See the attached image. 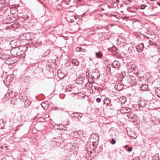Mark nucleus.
<instances>
[{
	"label": "nucleus",
	"instance_id": "1",
	"mask_svg": "<svg viewBox=\"0 0 160 160\" xmlns=\"http://www.w3.org/2000/svg\"><path fill=\"white\" fill-rule=\"evenodd\" d=\"M10 44L12 48H18L21 46L20 41H11Z\"/></svg>",
	"mask_w": 160,
	"mask_h": 160
},
{
	"label": "nucleus",
	"instance_id": "2",
	"mask_svg": "<svg viewBox=\"0 0 160 160\" xmlns=\"http://www.w3.org/2000/svg\"><path fill=\"white\" fill-rule=\"evenodd\" d=\"M41 41L38 42L37 41H30L28 43V46L30 47L36 48L41 44Z\"/></svg>",
	"mask_w": 160,
	"mask_h": 160
},
{
	"label": "nucleus",
	"instance_id": "3",
	"mask_svg": "<svg viewBox=\"0 0 160 160\" xmlns=\"http://www.w3.org/2000/svg\"><path fill=\"white\" fill-rule=\"evenodd\" d=\"M18 40H30L29 33L21 34L18 37Z\"/></svg>",
	"mask_w": 160,
	"mask_h": 160
},
{
	"label": "nucleus",
	"instance_id": "4",
	"mask_svg": "<svg viewBox=\"0 0 160 160\" xmlns=\"http://www.w3.org/2000/svg\"><path fill=\"white\" fill-rule=\"evenodd\" d=\"M91 76L93 79L97 80L100 77V74L98 71L95 69L92 72Z\"/></svg>",
	"mask_w": 160,
	"mask_h": 160
},
{
	"label": "nucleus",
	"instance_id": "5",
	"mask_svg": "<svg viewBox=\"0 0 160 160\" xmlns=\"http://www.w3.org/2000/svg\"><path fill=\"white\" fill-rule=\"evenodd\" d=\"M12 75H9L6 77L5 79L3 80V82L6 86L8 87V86L7 85V83H5L6 82L9 83L12 81Z\"/></svg>",
	"mask_w": 160,
	"mask_h": 160
},
{
	"label": "nucleus",
	"instance_id": "6",
	"mask_svg": "<svg viewBox=\"0 0 160 160\" xmlns=\"http://www.w3.org/2000/svg\"><path fill=\"white\" fill-rule=\"evenodd\" d=\"M104 103L106 105L107 107L110 106V108H112V105L111 102V100L108 98H106L104 99Z\"/></svg>",
	"mask_w": 160,
	"mask_h": 160
},
{
	"label": "nucleus",
	"instance_id": "7",
	"mask_svg": "<svg viewBox=\"0 0 160 160\" xmlns=\"http://www.w3.org/2000/svg\"><path fill=\"white\" fill-rule=\"evenodd\" d=\"M19 51V48H12L11 51V54L14 57L18 56V51Z\"/></svg>",
	"mask_w": 160,
	"mask_h": 160
},
{
	"label": "nucleus",
	"instance_id": "8",
	"mask_svg": "<svg viewBox=\"0 0 160 160\" xmlns=\"http://www.w3.org/2000/svg\"><path fill=\"white\" fill-rule=\"evenodd\" d=\"M73 114V116L72 117H73L77 119H80L82 116V113L80 112H74Z\"/></svg>",
	"mask_w": 160,
	"mask_h": 160
},
{
	"label": "nucleus",
	"instance_id": "9",
	"mask_svg": "<svg viewBox=\"0 0 160 160\" xmlns=\"http://www.w3.org/2000/svg\"><path fill=\"white\" fill-rule=\"evenodd\" d=\"M83 77L81 76H80L76 80V83L79 84H82L83 82Z\"/></svg>",
	"mask_w": 160,
	"mask_h": 160
},
{
	"label": "nucleus",
	"instance_id": "10",
	"mask_svg": "<svg viewBox=\"0 0 160 160\" xmlns=\"http://www.w3.org/2000/svg\"><path fill=\"white\" fill-rule=\"evenodd\" d=\"M108 51L113 52H116L117 54L119 53L118 49L115 46H113L111 48H108Z\"/></svg>",
	"mask_w": 160,
	"mask_h": 160
},
{
	"label": "nucleus",
	"instance_id": "11",
	"mask_svg": "<svg viewBox=\"0 0 160 160\" xmlns=\"http://www.w3.org/2000/svg\"><path fill=\"white\" fill-rule=\"evenodd\" d=\"M115 88L117 90L120 91L123 89V87L121 83H118L115 84Z\"/></svg>",
	"mask_w": 160,
	"mask_h": 160
},
{
	"label": "nucleus",
	"instance_id": "12",
	"mask_svg": "<svg viewBox=\"0 0 160 160\" xmlns=\"http://www.w3.org/2000/svg\"><path fill=\"white\" fill-rule=\"evenodd\" d=\"M125 114L128 118L130 119L133 118L134 116L133 113L132 112H126L125 113Z\"/></svg>",
	"mask_w": 160,
	"mask_h": 160
},
{
	"label": "nucleus",
	"instance_id": "13",
	"mask_svg": "<svg viewBox=\"0 0 160 160\" xmlns=\"http://www.w3.org/2000/svg\"><path fill=\"white\" fill-rule=\"evenodd\" d=\"M112 66L113 68H118L119 67L118 62L117 61H115L113 62L112 64Z\"/></svg>",
	"mask_w": 160,
	"mask_h": 160
},
{
	"label": "nucleus",
	"instance_id": "14",
	"mask_svg": "<svg viewBox=\"0 0 160 160\" xmlns=\"http://www.w3.org/2000/svg\"><path fill=\"white\" fill-rule=\"evenodd\" d=\"M128 11H130L131 12H136L137 8L134 7H131L130 8H128L127 9Z\"/></svg>",
	"mask_w": 160,
	"mask_h": 160
},
{
	"label": "nucleus",
	"instance_id": "15",
	"mask_svg": "<svg viewBox=\"0 0 160 160\" xmlns=\"http://www.w3.org/2000/svg\"><path fill=\"white\" fill-rule=\"evenodd\" d=\"M148 89V86L146 84H143L141 86V90L142 91H146Z\"/></svg>",
	"mask_w": 160,
	"mask_h": 160
},
{
	"label": "nucleus",
	"instance_id": "16",
	"mask_svg": "<svg viewBox=\"0 0 160 160\" xmlns=\"http://www.w3.org/2000/svg\"><path fill=\"white\" fill-rule=\"evenodd\" d=\"M18 56H21L22 55V57H24L25 55L24 51L22 50H21L19 48V51H18Z\"/></svg>",
	"mask_w": 160,
	"mask_h": 160
},
{
	"label": "nucleus",
	"instance_id": "17",
	"mask_svg": "<svg viewBox=\"0 0 160 160\" xmlns=\"http://www.w3.org/2000/svg\"><path fill=\"white\" fill-rule=\"evenodd\" d=\"M72 62L75 66H77L79 64V62L76 59H73L72 60Z\"/></svg>",
	"mask_w": 160,
	"mask_h": 160
},
{
	"label": "nucleus",
	"instance_id": "18",
	"mask_svg": "<svg viewBox=\"0 0 160 160\" xmlns=\"http://www.w3.org/2000/svg\"><path fill=\"white\" fill-rule=\"evenodd\" d=\"M20 99L23 102L28 99L27 97L24 95H21L20 96Z\"/></svg>",
	"mask_w": 160,
	"mask_h": 160
},
{
	"label": "nucleus",
	"instance_id": "19",
	"mask_svg": "<svg viewBox=\"0 0 160 160\" xmlns=\"http://www.w3.org/2000/svg\"><path fill=\"white\" fill-rule=\"evenodd\" d=\"M133 108L135 109V111H138L140 109V105L139 104H135L133 105Z\"/></svg>",
	"mask_w": 160,
	"mask_h": 160
},
{
	"label": "nucleus",
	"instance_id": "20",
	"mask_svg": "<svg viewBox=\"0 0 160 160\" xmlns=\"http://www.w3.org/2000/svg\"><path fill=\"white\" fill-rule=\"evenodd\" d=\"M96 56L98 58H101L102 57V54L101 52H96Z\"/></svg>",
	"mask_w": 160,
	"mask_h": 160
},
{
	"label": "nucleus",
	"instance_id": "21",
	"mask_svg": "<svg viewBox=\"0 0 160 160\" xmlns=\"http://www.w3.org/2000/svg\"><path fill=\"white\" fill-rule=\"evenodd\" d=\"M24 102V106L25 108H27L30 105L31 103V102L28 99Z\"/></svg>",
	"mask_w": 160,
	"mask_h": 160
},
{
	"label": "nucleus",
	"instance_id": "22",
	"mask_svg": "<svg viewBox=\"0 0 160 160\" xmlns=\"http://www.w3.org/2000/svg\"><path fill=\"white\" fill-rule=\"evenodd\" d=\"M159 159L158 154H155L153 156L152 160H159Z\"/></svg>",
	"mask_w": 160,
	"mask_h": 160
},
{
	"label": "nucleus",
	"instance_id": "23",
	"mask_svg": "<svg viewBox=\"0 0 160 160\" xmlns=\"http://www.w3.org/2000/svg\"><path fill=\"white\" fill-rule=\"evenodd\" d=\"M122 2L123 3L127 5H129L130 4L131 2V0H122Z\"/></svg>",
	"mask_w": 160,
	"mask_h": 160
},
{
	"label": "nucleus",
	"instance_id": "24",
	"mask_svg": "<svg viewBox=\"0 0 160 160\" xmlns=\"http://www.w3.org/2000/svg\"><path fill=\"white\" fill-rule=\"evenodd\" d=\"M156 93L157 96L160 98V88H158L156 89Z\"/></svg>",
	"mask_w": 160,
	"mask_h": 160
},
{
	"label": "nucleus",
	"instance_id": "25",
	"mask_svg": "<svg viewBox=\"0 0 160 160\" xmlns=\"http://www.w3.org/2000/svg\"><path fill=\"white\" fill-rule=\"evenodd\" d=\"M120 101L121 102V103L122 104H124L126 101V98L125 97H121L120 98Z\"/></svg>",
	"mask_w": 160,
	"mask_h": 160
},
{
	"label": "nucleus",
	"instance_id": "26",
	"mask_svg": "<svg viewBox=\"0 0 160 160\" xmlns=\"http://www.w3.org/2000/svg\"><path fill=\"white\" fill-rule=\"evenodd\" d=\"M17 9V8H11L10 9V12L12 14H14V13H15V10H16Z\"/></svg>",
	"mask_w": 160,
	"mask_h": 160
},
{
	"label": "nucleus",
	"instance_id": "27",
	"mask_svg": "<svg viewBox=\"0 0 160 160\" xmlns=\"http://www.w3.org/2000/svg\"><path fill=\"white\" fill-rule=\"evenodd\" d=\"M9 61H10V62L8 63V64H12L14 63L15 62L14 61H13L12 60L11 61V58H8L7 60V62H8Z\"/></svg>",
	"mask_w": 160,
	"mask_h": 160
},
{
	"label": "nucleus",
	"instance_id": "28",
	"mask_svg": "<svg viewBox=\"0 0 160 160\" xmlns=\"http://www.w3.org/2000/svg\"><path fill=\"white\" fill-rule=\"evenodd\" d=\"M77 94L78 95V96L79 97H81L82 98H84L86 97L85 95L81 92L78 93Z\"/></svg>",
	"mask_w": 160,
	"mask_h": 160
},
{
	"label": "nucleus",
	"instance_id": "29",
	"mask_svg": "<svg viewBox=\"0 0 160 160\" xmlns=\"http://www.w3.org/2000/svg\"><path fill=\"white\" fill-rule=\"evenodd\" d=\"M4 126V124L3 122V121L2 120H0V128L1 129Z\"/></svg>",
	"mask_w": 160,
	"mask_h": 160
},
{
	"label": "nucleus",
	"instance_id": "30",
	"mask_svg": "<svg viewBox=\"0 0 160 160\" xmlns=\"http://www.w3.org/2000/svg\"><path fill=\"white\" fill-rule=\"evenodd\" d=\"M83 50V49L82 48H79V47H77L76 48V51L77 52H80V51H82Z\"/></svg>",
	"mask_w": 160,
	"mask_h": 160
},
{
	"label": "nucleus",
	"instance_id": "31",
	"mask_svg": "<svg viewBox=\"0 0 160 160\" xmlns=\"http://www.w3.org/2000/svg\"><path fill=\"white\" fill-rule=\"evenodd\" d=\"M134 34L135 36L137 37H139L140 35V32H135L134 33Z\"/></svg>",
	"mask_w": 160,
	"mask_h": 160
},
{
	"label": "nucleus",
	"instance_id": "32",
	"mask_svg": "<svg viewBox=\"0 0 160 160\" xmlns=\"http://www.w3.org/2000/svg\"><path fill=\"white\" fill-rule=\"evenodd\" d=\"M94 89L96 90H99L101 88L100 87H99L98 86H97V85L94 86Z\"/></svg>",
	"mask_w": 160,
	"mask_h": 160
},
{
	"label": "nucleus",
	"instance_id": "33",
	"mask_svg": "<svg viewBox=\"0 0 160 160\" xmlns=\"http://www.w3.org/2000/svg\"><path fill=\"white\" fill-rule=\"evenodd\" d=\"M136 49L137 51L138 52H140V46L137 45L136 47Z\"/></svg>",
	"mask_w": 160,
	"mask_h": 160
},
{
	"label": "nucleus",
	"instance_id": "34",
	"mask_svg": "<svg viewBox=\"0 0 160 160\" xmlns=\"http://www.w3.org/2000/svg\"><path fill=\"white\" fill-rule=\"evenodd\" d=\"M51 50L50 49H48L45 52V55H47L49 54V53L51 52Z\"/></svg>",
	"mask_w": 160,
	"mask_h": 160
},
{
	"label": "nucleus",
	"instance_id": "35",
	"mask_svg": "<svg viewBox=\"0 0 160 160\" xmlns=\"http://www.w3.org/2000/svg\"><path fill=\"white\" fill-rule=\"evenodd\" d=\"M64 2L66 4L69 5L70 2V0H65Z\"/></svg>",
	"mask_w": 160,
	"mask_h": 160
},
{
	"label": "nucleus",
	"instance_id": "36",
	"mask_svg": "<svg viewBox=\"0 0 160 160\" xmlns=\"http://www.w3.org/2000/svg\"><path fill=\"white\" fill-rule=\"evenodd\" d=\"M147 7V6L145 5H142L141 6V9H143Z\"/></svg>",
	"mask_w": 160,
	"mask_h": 160
},
{
	"label": "nucleus",
	"instance_id": "37",
	"mask_svg": "<svg viewBox=\"0 0 160 160\" xmlns=\"http://www.w3.org/2000/svg\"><path fill=\"white\" fill-rule=\"evenodd\" d=\"M116 140L112 138L111 141V143L112 144H114L116 143Z\"/></svg>",
	"mask_w": 160,
	"mask_h": 160
},
{
	"label": "nucleus",
	"instance_id": "38",
	"mask_svg": "<svg viewBox=\"0 0 160 160\" xmlns=\"http://www.w3.org/2000/svg\"><path fill=\"white\" fill-rule=\"evenodd\" d=\"M45 118H43V120H45V118H48L49 117V115L48 114H46L45 115Z\"/></svg>",
	"mask_w": 160,
	"mask_h": 160
},
{
	"label": "nucleus",
	"instance_id": "39",
	"mask_svg": "<svg viewBox=\"0 0 160 160\" xmlns=\"http://www.w3.org/2000/svg\"><path fill=\"white\" fill-rule=\"evenodd\" d=\"M68 18H69V19H75V16L73 15L72 16H71L70 17H69Z\"/></svg>",
	"mask_w": 160,
	"mask_h": 160
},
{
	"label": "nucleus",
	"instance_id": "40",
	"mask_svg": "<svg viewBox=\"0 0 160 160\" xmlns=\"http://www.w3.org/2000/svg\"><path fill=\"white\" fill-rule=\"evenodd\" d=\"M96 101L98 103H99L101 101V99L100 98H97L96 99Z\"/></svg>",
	"mask_w": 160,
	"mask_h": 160
},
{
	"label": "nucleus",
	"instance_id": "41",
	"mask_svg": "<svg viewBox=\"0 0 160 160\" xmlns=\"http://www.w3.org/2000/svg\"><path fill=\"white\" fill-rule=\"evenodd\" d=\"M15 101L14 100H12L11 101H10V104H12L13 103V105H14L15 104Z\"/></svg>",
	"mask_w": 160,
	"mask_h": 160
},
{
	"label": "nucleus",
	"instance_id": "42",
	"mask_svg": "<svg viewBox=\"0 0 160 160\" xmlns=\"http://www.w3.org/2000/svg\"><path fill=\"white\" fill-rule=\"evenodd\" d=\"M67 21L70 22H73L74 21V19H69V18H68Z\"/></svg>",
	"mask_w": 160,
	"mask_h": 160
},
{
	"label": "nucleus",
	"instance_id": "43",
	"mask_svg": "<svg viewBox=\"0 0 160 160\" xmlns=\"http://www.w3.org/2000/svg\"><path fill=\"white\" fill-rule=\"evenodd\" d=\"M132 150V148L131 147H128V149H127V150L130 152H131Z\"/></svg>",
	"mask_w": 160,
	"mask_h": 160
},
{
	"label": "nucleus",
	"instance_id": "44",
	"mask_svg": "<svg viewBox=\"0 0 160 160\" xmlns=\"http://www.w3.org/2000/svg\"><path fill=\"white\" fill-rule=\"evenodd\" d=\"M103 28V26H98L97 27V29H101Z\"/></svg>",
	"mask_w": 160,
	"mask_h": 160
},
{
	"label": "nucleus",
	"instance_id": "45",
	"mask_svg": "<svg viewBox=\"0 0 160 160\" xmlns=\"http://www.w3.org/2000/svg\"><path fill=\"white\" fill-rule=\"evenodd\" d=\"M92 83L94 84V85H97V86H98V83H96L94 81L92 82Z\"/></svg>",
	"mask_w": 160,
	"mask_h": 160
},
{
	"label": "nucleus",
	"instance_id": "46",
	"mask_svg": "<svg viewBox=\"0 0 160 160\" xmlns=\"http://www.w3.org/2000/svg\"><path fill=\"white\" fill-rule=\"evenodd\" d=\"M45 104V103H42L41 104V105H42V107L43 108V109H46L45 108H44V107L45 106V105H44Z\"/></svg>",
	"mask_w": 160,
	"mask_h": 160
},
{
	"label": "nucleus",
	"instance_id": "47",
	"mask_svg": "<svg viewBox=\"0 0 160 160\" xmlns=\"http://www.w3.org/2000/svg\"><path fill=\"white\" fill-rule=\"evenodd\" d=\"M88 86L90 88H91L93 87V85L92 83H89Z\"/></svg>",
	"mask_w": 160,
	"mask_h": 160
},
{
	"label": "nucleus",
	"instance_id": "48",
	"mask_svg": "<svg viewBox=\"0 0 160 160\" xmlns=\"http://www.w3.org/2000/svg\"><path fill=\"white\" fill-rule=\"evenodd\" d=\"M93 135H95L96 136V137L97 138H98V135H97L96 133H94L92 135V136Z\"/></svg>",
	"mask_w": 160,
	"mask_h": 160
},
{
	"label": "nucleus",
	"instance_id": "49",
	"mask_svg": "<svg viewBox=\"0 0 160 160\" xmlns=\"http://www.w3.org/2000/svg\"><path fill=\"white\" fill-rule=\"evenodd\" d=\"M132 160H139V158H134Z\"/></svg>",
	"mask_w": 160,
	"mask_h": 160
},
{
	"label": "nucleus",
	"instance_id": "50",
	"mask_svg": "<svg viewBox=\"0 0 160 160\" xmlns=\"http://www.w3.org/2000/svg\"><path fill=\"white\" fill-rule=\"evenodd\" d=\"M142 45L143 46V47H142V48H143L144 47V46L143 44L142 43H141V46Z\"/></svg>",
	"mask_w": 160,
	"mask_h": 160
},
{
	"label": "nucleus",
	"instance_id": "51",
	"mask_svg": "<svg viewBox=\"0 0 160 160\" xmlns=\"http://www.w3.org/2000/svg\"><path fill=\"white\" fill-rule=\"evenodd\" d=\"M87 83H86L85 84V85L84 86V88H86V87H87Z\"/></svg>",
	"mask_w": 160,
	"mask_h": 160
},
{
	"label": "nucleus",
	"instance_id": "52",
	"mask_svg": "<svg viewBox=\"0 0 160 160\" xmlns=\"http://www.w3.org/2000/svg\"><path fill=\"white\" fill-rule=\"evenodd\" d=\"M93 90L91 88L90 89V92L92 91V92H93Z\"/></svg>",
	"mask_w": 160,
	"mask_h": 160
},
{
	"label": "nucleus",
	"instance_id": "53",
	"mask_svg": "<svg viewBox=\"0 0 160 160\" xmlns=\"http://www.w3.org/2000/svg\"><path fill=\"white\" fill-rule=\"evenodd\" d=\"M157 4H158L159 6H160V3L157 2Z\"/></svg>",
	"mask_w": 160,
	"mask_h": 160
},
{
	"label": "nucleus",
	"instance_id": "54",
	"mask_svg": "<svg viewBox=\"0 0 160 160\" xmlns=\"http://www.w3.org/2000/svg\"><path fill=\"white\" fill-rule=\"evenodd\" d=\"M141 102H142V101H141V106H140V107H142V106L141 105V104H142V103Z\"/></svg>",
	"mask_w": 160,
	"mask_h": 160
},
{
	"label": "nucleus",
	"instance_id": "55",
	"mask_svg": "<svg viewBox=\"0 0 160 160\" xmlns=\"http://www.w3.org/2000/svg\"><path fill=\"white\" fill-rule=\"evenodd\" d=\"M77 1H78V2H80L82 0H76Z\"/></svg>",
	"mask_w": 160,
	"mask_h": 160
},
{
	"label": "nucleus",
	"instance_id": "56",
	"mask_svg": "<svg viewBox=\"0 0 160 160\" xmlns=\"http://www.w3.org/2000/svg\"><path fill=\"white\" fill-rule=\"evenodd\" d=\"M92 146L93 147H94V145L93 143L91 145V146H92Z\"/></svg>",
	"mask_w": 160,
	"mask_h": 160
},
{
	"label": "nucleus",
	"instance_id": "57",
	"mask_svg": "<svg viewBox=\"0 0 160 160\" xmlns=\"http://www.w3.org/2000/svg\"><path fill=\"white\" fill-rule=\"evenodd\" d=\"M86 13V12H85V13H83V14H82V15H85Z\"/></svg>",
	"mask_w": 160,
	"mask_h": 160
},
{
	"label": "nucleus",
	"instance_id": "58",
	"mask_svg": "<svg viewBox=\"0 0 160 160\" xmlns=\"http://www.w3.org/2000/svg\"><path fill=\"white\" fill-rule=\"evenodd\" d=\"M92 150H94L95 149V148H92Z\"/></svg>",
	"mask_w": 160,
	"mask_h": 160
},
{
	"label": "nucleus",
	"instance_id": "59",
	"mask_svg": "<svg viewBox=\"0 0 160 160\" xmlns=\"http://www.w3.org/2000/svg\"><path fill=\"white\" fill-rule=\"evenodd\" d=\"M1 148H2V149H3V147L2 146V147H1Z\"/></svg>",
	"mask_w": 160,
	"mask_h": 160
},
{
	"label": "nucleus",
	"instance_id": "60",
	"mask_svg": "<svg viewBox=\"0 0 160 160\" xmlns=\"http://www.w3.org/2000/svg\"><path fill=\"white\" fill-rule=\"evenodd\" d=\"M77 133V132L75 131V132H73V133Z\"/></svg>",
	"mask_w": 160,
	"mask_h": 160
},
{
	"label": "nucleus",
	"instance_id": "61",
	"mask_svg": "<svg viewBox=\"0 0 160 160\" xmlns=\"http://www.w3.org/2000/svg\"><path fill=\"white\" fill-rule=\"evenodd\" d=\"M43 6L44 7H45V5H43Z\"/></svg>",
	"mask_w": 160,
	"mask_h": 160
},
{
	"label": "nucleus",
	"instance_id": "62",
	"mask_svg": "<svg viewBox=\"0 0 160 160\" xmlns=\"http://www.w3.org/2000/svg\"><path fill=\"white\" fill-rule=\"evenodd\" d=\"M38 2H40V1L39 0H37Z\"/></svg>",
	"mask_w": 160,
	"mask_h": 160
},
{
	"label": "nucleus",
	"instance_id": "63",
	"mask_svg": "<svg viewBox=\"0 0 160 160\" xmlns=\"http://www.w3.org/2000/svg\"><path fill=\"white\" fill-rule=\"evenodd\" d=\"M142 78V77H141L140 78L141 79Z\"/></svg>",
	"mask_w": 160,
	"mask_h": 160
},
{
	"label": "nucleus",
	"instance_id": "64",
	"mask_svg": "<svg viewBox=\"0 0 160 160\" xmlns=\"http://www.w3.org/2000/svg\"><path fill=\"white\" fill-rule=\"evenodd\" d=\"M159 72H160V69L159 70Z\"/></svg>",
	"mask_w": 160,
	"mask_h": 160
}]
</instances>
